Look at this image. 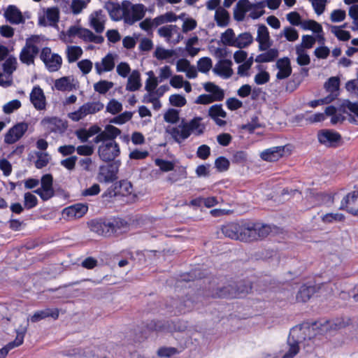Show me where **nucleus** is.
<instances>
[{
	"label": "nucleus",
	"instance_id": "f257e3e1",
	"mask_svg": "<svg viewBox=\"0 0 358 358\" xmlns=\"http://www.w3.org/2000/svg\"><path fill=\"white\" fill-rule=\"evenodd\" d=\"M107 134H102L95 136L93 142L98 144L97 154L101 160L105 162L113 161L120 155V147L115 138L120 135L121 131L118 128H109Z\"/></svg>",
	"mask_w": 358,
	"mask_h": 358
},
{
	"label": "nucleus",
	"instance_id": "f03ea898",
	"mask_svg": "<svg viewBox=\"0 0 358 358\" xmlns=\"http://www.w3.org/2000/svg\"><path fill=\"white\" fill-rule=\"evenodd\" d=\"M264 2L252 3L248 0H239L234 8V17L237 21H243L245 13H249L250 17L258 19L264 14Z\"/></svg>",
	"mask_w": 358,
	"mask_h": 358
},
{
	"label": "nucleus",
	"instance_id": "7ed1b4c3",
	"mask_svg": "<svg viewBox=\"0 0 358 358\" xmlns=\"http://www.w3.org/2000/svg\"><path fill=\"white\" fill-rule=\"evenodd\" d=\"M310 328L307 326L295 327L290 331L287 345L282 358H294L299 352V344L306 339Z\"/></svg>",
	"mask_w": 358,
	"mask_h": 358
},
{
	"label": "nucleus",
	"instance_id": "20e7f679",
	"mask_svg": "<svg viewBox=\"0 0 358 358\" xmlns=\"http://www.w3.org/2000/svg\"><path fill=\"white\" fill-rule=\"evenodd\" d=\"M41 39L39 36H32L26 40L25 45L20 54V60L22 63L28 66L34 64V59L39 52L38 45L40 44Z\"/></svg>",
	"mask_w": 358,
	"mask_h": 358
},
{
	"label": "nucleus",
	"instance_id": "39448f33",
	"mask_svg": "<svg viewBox=\"0 0 358 358\" xmlns=\"http://www.w3.org/2000/svg\"><path fill=\"white\" fill-rule=\"evenodd\" d=\"M124 22L132 25L140 21L145 15L146 8L142 3H132L129 1H123Z\"/></svg>",
	"mask_w": 358,
	"mask_h": 358
},
{
	"label": "nucleus",
	"instance_id": "423d86ee",
	"mask_svg": "<svg viewBox=\"0 0 358 358\" xmlns=\"http://www.w3.org/2000/svg\"><path fill=\"white\" fill-rule=\"evenodd\" d=\"M40 58L50 72L57 71L62 66V57L57 53L52 52L50 48L45 47L42 49Z\"/></svg>",
	"mask_w": 358,
	"mask_h": 358
},
{
	"label": "nucleus",
	"instance_id": "0eeeda50",
	"mask_svg": "<svg viewBox=\"0 0 358 358\" xmlns=\"http://www.w3.org/2000/svg\"><path fill=\"white\" fill-rule=\"evenodd\" d=\"M157 33L161 37L164 38L166 42L170 43H178L183 38L178 27L176 25L163 26L158 29Z\"/></svg>",
	"mask_w": 358,
	"mask_h": 358
},
{
	"label": "nucleus",
	"instance_id": "6e6552de",
	"mask_svg": "<svg viewBox=\"0 0 358 358\" xmlns=\"http://www.w3.org/2000/svg\"><path fill=\"white\" fill-rule=\"evenodd\" d=\"M88 210V206L84 203H76L62 210V216L68 220H74L83 217Z\"/></svg>",
	"mask_w": 358,
	"mask_h": 358
},
{
	"label": "nucleus",
	"instance_id": "1a4fd4ad",
	"mask_svg": "<svg viewBox=\"0 0 358 358\" xmlns=\"http://www.w3.org/2000/svg\"><path fill=\"white\" fill-rule=\"evenodd\" d=\"M28 124L27 122H20L11 127L6 134L4 141L8 144H13L17 142L27 131Z\"/></svg>",
	"mask_w": 358,
	"mask_h": 358
},
{
	"label": "nucleus",
	"instance_id": "9d476101",
	"mask_svg": "<svg viewBox=\"0 0 358 358\" xmlns=\"http://www.w3.org/2000/svg\"><path fill=\"white\" fill-rule=\"evenodd\" d=\"M340 209L346 210L352 215L358 217V191L347 194L341 201Z\"/></svg>",
	"mask_w": 358,
	"mask_h": 358
},
{
	"label": "nucleus",
	"instance_id": "9b49d317",
	"mask_svg": "<svg viewBox=\"0 0 358 358\" xmlns=\"http://www.w3.org/2000/svg\"><path fill=\"white\" fill-rule=\"evenodd\" d=\"M117 57L116 54L108 53L101 59L100 62L94 64V69L98 75H101L105 72L111 71L115 65V60Z\"/></svg>",
	"mask_w": 358,
	"mask_h": 358
},
{
	"label": "nucleus",
	"instance_id": "f8f14e48",
	"mask_svg": "<svg viewBox=\"0 0 358 358\" xmlns=\"http://www.w3.org/2000/svg\"><path fill=\"white\" fill-rule=\"evenodd\" d=\"M35 192L44 201L48 200L54 195L51 175L46 174L42 177L41 187L35 190Z\"/></svg>",
	"mask_w": 358,
	"mask_h": 358
},
{
	"label": "nucleus",
	"instance_id": "ddd939ff",
	"mask_svg": "<svg viewBox=\"0 0 358 358\" xmlns=\"http://www.w3.org/2000/svg\"><path fill=\"white\" fill-rule=\"evenodd\" d=\"M288 151V147L277 146L266 149L260 153V157L266 162H275L280 159Z\"/></svg>",
	"mask_w": 358,
	"mask_h": 358
},
{
	"label": "nucleus",
	"instance_id": "4468645a",
	"mask_svg": "<svg viewBox=\"0 0 358 358\" xmlns=\"http://www.w3.org/2000/svg\"><path fill=\"white\" fill-rule=\"evenodd\" d=\"M30 101L38 110H45L46 99L43 90L38 85L34 86L29 95Z\"/></svg>",
	"mask_w": 358,
	"mask_h": 358
},
{
	"label": "nucleus",
	"instance_id": "2eb2a0df",
	"mask_svg": "<svg viewBox=\"0 0 358 358\" xmlns=\"http://www.w3.org/2000/svg\"><path fill=\"white\" fill-rule=\"evenodd\" d=\"M41 125L50 132H61L66 129V124L61 119L55 117H46L41 121Z\"/></svg>",
	"mask_w": 358,
	"mask_h": 358
},
{
	"label": "nucleus",
	"instance_id": "dca6fc26",
	"mask_svg": "<svg viewBox=\"0 0 358 358\" xmlns=\"http://www.w3.org/2000/svg\"><path fill=\"white\" fill-rule=\"evenodd\" d=\"M166 131L170 134L172 138L179 143L184 141L190 136L185 122H182L176 127H169Z\"/></svg>",
	"mask_w": 358,
	"mask_h": 358
},
{
	"label": "nucleus",
	"instance_id": "f3484780",
	"mask_svg": "<svg viewBox=\"0 0 358 358\" xmlns=\"http://www.w3.org/2000/svg\"><path fill=\"white\" fill-rule=\"evenodd\" d=\"M59 315V310L58 308H45L44 310H37L31 317L27 319L25 324L28 325L29 321L35 323L49 317L56 320L58 318Z\"/></svg>",
	"mask_w": 358,
	"mask_h": 358
},
{
	"label": "nucleus",
	"instance_id": "a211bd4d",
	"mask_svg": "<svg viewBox=\"0 0 358 358\" xmlns=\"http://www.w3.org/2000/svg\"><path fill=\"white\" fill-rule=\"evenodd\" d=\"M59 12L56 7L48 8L39 17V23L43 26L55 25L59 20Z\"/></svg>",
	"mask_w": 358,
	"mask_h": 358
},
{
	"label": "nucleus",
	"instance_id": "6ab92c4d",
	"mask_svg": "<svg viewBox=\"0 0 358 358\" xmlns=\"http://www.w3.org/2000/svg\"><path fill=\"white\" fill-rule=\"evenodd\" d=\"M256 41L259 43V50L264 51L271 47V41L269 36V32L265 25H259L257 28Z\"/></svg>",
	"mask_w": 358,
	"mask_h": 358
},
{
	"label": "nucleus",
	"instance_id": "aec40b11",
	"mask_svg": "<svg viewBox=\"0 0 358 358\" xmlns=\"http://www.w3.org/2000/svg\"><path fill=\"white\" fill-rule=\"evenodd\" d=\"M319 141L327 146H332L341 139V135L333 130L323 129L317 134Z\"/></svg>",
	"mask_w": 358,
	"mask_h": 358
},
{
	"label": "nucleus",
	"instance_id": "412c9836",
	"mask_svg": "<svg viewBox=\"0 0 358 358\" xmlns=\"http://www.w3.org/2000/svg\"><path fill=\"white\" fill-rule=\"evenodd\" d=\"M3 15L6 20L13 24L24 22V18L21 11L14 5L8 6L4 11Z\"/></svg>",
	"mask_w": 358,
	"mask_h": 358
},
{
	"label": "nucleus",
	"instance_id": "4be33fe9",
	"mask_svg": "<svg viewBox=\"0 0 358 358\" xmlns=\"http://www.w3.org/2000/svg\"><path fill=\"white\" fill-rule=\"evenodd\" d=\"M239 240L242 241H250L257 239L255 232V223L241 222L239 223Z\"/></svg>",
	"mask_w": 358,
	"mask_h": 358
},
{
	"label": "nucleus",
	"instance_id": "5701e85b",
	"mask_svg": "<svg viewBox=\"0 0 358 358\" xmlns=\"http://www.w3.org/2000/svg\"><path fill=\"white\" fill-rule=\"evenodd\" d=\"M231 66L232 62L231 60L221 59L215 65L213 71L224 78H229L233 74Z\"/></svg>",
	"mask_w": 358,
	"mask_h": 358
},
{
	"label": "nucleus",
	"instance_id": "b1692460",
	"mask_svg": "<svg viewBox=\"0 0 358 358\" xmlns=\"http://www.w3.org/2000/svg\"><path fill=\"white\" fill-rule=\"evenodd\" d=\"M90 230L99 235L101 236H110L111 226L110 222H103L101 220H92L89 223Z\"/></svg>",
	"mask_w": 358,
	"mask_h": 358
},
{
	"label": "nucleus",
	"instance_id": "393cba45",
	"mask_svg": "<svg viewBox=\"0 0 358 358\" xmlns=\"http://www.w3.org/2000/svg\"><path fill=\"white\" fill-rule=\"evenodd\" d=\"M116 171L113 165L101 166L97 175V180L101 182H112L115 180Z\"/></svg>",
	"mask_w": 358,
	"mask_h": 358
},
{
	"label": "nucleus",
	"instance_id": "a878e982",
	"mask_svg": "<svg viewBox=\"0 0 358 358\" xmlns=\"http://www.w3.org/2000/svg\"><path fill=\"white\" fill-rule=\"evenodd\" d=\"M177 72L185 73L187 78L193 79L197 76V71L194 66L186 59H180L176 62Z\"/></svg>",
	"mask_w": 358,
	"mask_h": 358
},
{
	"label": "nucleus",
	"instance_id": "bb28decb",
	"mask_svg": "<svg viewBox=\"0 0 358 358\" xmlns=\"http://www.w3.org/2000/svg\"><path fill=\"white\" fill-rule=\"evenodd\" d=\"M275 66L278 69L276 74V78L278 80L285 79L292 73L290 61L287 57L279 59L276 62Z\"/></svg>",
	"mask_w": 358,
	"mask_h": 358
},
{
	"label": "nucleus",
	"instance_id": "cd10ccee",
	"mask_svg": "<svg viewBox=\"0 0 358 358\" xmlns=\"http://www.w3.org/2000/svg\"><path fill=\"white\" fill-rule=\"evenodd\" d=\"M106 21V15L101 10L95 11L90 16V26L97 33H102L103 31Z\"/></svg>",
	"mask_w": 358,
	"mask_h": 358
},
{
	"label": "nucleus",
	"instance_id": "c85d7f7f",
	"mask_svg": "<svg viewBox=\"0 0 358 358\" xmlns=\"http://www.w3.org/2000/svg\"><path fill=\"white\" fill-rule=\"evenodd\" d=\"M127 77L128 78L125 87L127 91L136 92L141 87V76L138 71H132Z\"/></svg>",
	"mask_w": 358,
	"mask_h": 358
},
{
	"label": "nucleus",
	"instance_id": "c756f323",
	"mask_svg": "<svg viewBox=\"0 0 358 358\" xmlns=\"http://www.w3.org/2000/svg\"><path fill=\"white\" fill-rule=\"evenodd\" d=\"M209 116L215 120L216 124L219 126H223L226 122L221 118L226 117V112L223 110L222 105L215 104L210 107L208 110Z\"/></svg>",
	"mask_w": 358,
	"mask_h": 358
},
{
	"label": "nucleus",
	"instance_id": "7c9ffc66",
	"mask_svg": "<svg viewBox=\"0 0 358 358\" xmlns=\"http://www.w3.org/2000/svg\"><path fill=\"white\" fill-rule=\"evenodd\" d=\"M317 292V287L314 285H303L296 294L298 302H306Z\"/></svg>",
	"mask_w": 358,
	"mask_h": 358
},
{
	"label": "nucleus",
	"instance_id": "2f4dec72",
	"mask_svg": "<svg viewBox=\"0 0 358 358\" xmlns=\"http://www.w3.org/2000/svg\"><path fill=\"white\" fill-rule=\"evenodd\" d=\"M248 287L245 289L241 291L236 289L233 285H228L219 289V291L216 293V296L218 297H237L241 293L248 292Z\"/></svg>",
	"mask_w": 358,
	"mask_h": 358
},
{
	"label": "nucleus",
	"instance_id": "473e14b6",
	"mask_svg": "<svg viewBox=\"0 0 358 358\" xmlns=\"http://www.w3.org/2000/svg\"><path fill=\"white\" fill-rule=\"evenodd\" d=\"M239 223L231 222L224 225L221 230L222 234L231 239L239 240Z\"/></svg>",
	"mask_w": 358,
	"mask_h": 358
},
{
	"label": "nucleus",
	"instance_id": "72a5a7b5",
	"mask_svg": "<svg viewBox=\"0 0 358 358\" xmlns=\"http://www.w3.org/2000/svg\"><path fill=\"white\" fill-rule=\"evenodd\" d=\"M74 79L71 77H62L55 82V87L59 91H71L76 88Z\"/></svg>",
	"mask_w": 358,
	"mask_h": 358
},
{
	"label": "nucleus",
	"instance_id": "f704fd0d",
	"mask_svg": "<svg viewBox=\"0 0 358 358\" xmlns=\"http://www.w3.org/2000/svg\"><path fill=\"white\" fill-rule=\"evenodd\" d=\"M27 330V324L20 325V327L16 329L17 335L15 341L9 343L5 346L6 348H8V352L14 348L18 347L22 344Z\"/></svg>",
	"mask_w": 358,
	"mask_h": 358
},
{
	"label": "nucleus",
	"instance_id": "c9c22d12",
	"mask_svg": "<svg viewBox=\"0 0 358 358\" xmlns=\"http://www.w3.org/2000/svg\"><path fill=\"white\" fill-rule=\"evenodd\" d=\"M204 90L209 92L214 100L217 101H222L224 99V91L217 85L213 83H206L203 85Z\"/></svg>",
	"mask_w": 358,
	"mask_h": 358
},
{
	"label": "nucleus",
	"instance_id": "e433bc0d",
	"mask_svg": "<svg viewBox=\"0 0 358 358\" xmlns=\"http://www.w3.org/2000/svg\"><path fill=\"white\" fill-rule=\"evenodd\" d=\"M188 127L189 134L194 133L196 135L203 134L205 129V125L202 123L201 117H194L188 122H185Z\"/></svg>",
	"mask_w": 358,
	"mask_h": 358
},
{
	"label": "nucleus",
	"instance_id": "4c0bfd02",
	"mask_svg": "<svg viewBox=\"0 0 358 358\" xmlns=\"http://www.w3.org/2000/svg\"><path fill=\"white\" fill-rule=\"evenodd\" d=\"M214 17L219 27H227L229 23V13L224 8H217L215 10Z\"/></svg>",
	"mask_w": 358,
	"mask_h": 358
},
{
	"label": "nucleus",
	"instance_id": "58836bf2",
	"mask_svg": "<svg viewBox=\"0 0 358 358\" xmlns=\"http://www.w3.org/2000/svg\"><path fill=\"white\" fill-rule=\"evenodd\" d=\"M108 10L110 17L115 21L122 20L124 21L123 1L120 5L110 3L108 6Z\"/></svg>",
	"mask_w": 358,
	"mask_h": 358
},
{
	"label": "nucleus",
	"instance_id": "ea45409f",
	"mask_svg": "<svg viewBox=\"0 0 358 358\" xmlns=\"http://www.w3.org/2000/svg\"><path fill=\"white\" fill-rule=\"evenodd\" d=\"M111 226V234H122L129 231V224L122 219H116L113 222H110Z\"/></svg>",
	"mask_w": 358,
	"mask_h": 358
},
{
	"label": "nucleus",
	"instance_id": "a19ab883",
	"mask_svg": "<svg viewBox=\"0 0 358 358\" xmlns=\"http://www.w3.org/2000/svg\"><path fill=\"white\" fill-rule=\"evenodd\" d=\"M253 42L252 36L248 32H244L236 36L234 47L240 49L249 46Z\"/></svg>",
	"mask_w": 358,
	"mask_h": 358
},
{
	"label": "nucleus",
	"instance_id": "79ce46f5",
	"mask_svg": "<svg viewBox=\"0 0 358 358\" xmlns=\"http://www.w3.org/2000/svg\"><path fill=\"white\" fill-rule=\"evenodd\" d=\"M266 52L258 55L255 57V62L257 63H264L273 61L278 56V51L274 48H268Z\"/></svg>",
	"mask_w": 358,
	"mask_h": 358
},
{
	"label": "nucleus",
	"instance_id": "37998d69",
	"mask_svg": "<svg viewBox=\"0 0 358 358\" xmlns=\"http://www.w3.org/2000/svg\"><path fill=\"white\" fill-rule=\"evenodd\" d=\"M348 324V321L343 319H336L334 321H327L322 324V331H330L331 330H336L343 328Z\"/></svg>",
	"mask_w": 358,
	"mask_h": 358
},
{
	"label": "nucleus",
	"instance_id": "c03bdc74",
	"mask_svg": "<svg viewBox=\"0 0 358 358\" xmlns=\"http://www.w3.org/2000/svg\"><path fill=\"white\" fill-rule=\"evenodd\" d=\"M175 55L173 50L165 49L162 47H157L154 52V57L159 60H166L167 62L173 63L171 59Z\"/></svg>",
	"mask_w": 358,
	"mask_h": 358
},
{
	"label": "nucleus",
	"instance_id": "a18cd8bd",
	"mask_svg": "<svg viewBox=\"0 0 358 358\" xmlns=\"http://www.w3.org/2000/svg\"><path fill=\"white\" fill-rule=\"evenodd\" d=\"M66 57L69 63L77 61L83 55V50L76 45H69L66 50Z\"/></svg>",
	"mask_w": 358,
	"mask_h": 358
},
{
	"label": "nucleus",
	"instance_id": "49530a36",
	"mask_svg": "<svg viewBox=\"0 0 358 358\" xmlns=\"http://www.w3.org/2000/svg\"><path fill=\"white\" fill-rule=\"evenodd\" d=\"M88 115H91V113H90L89 108L86 103H85L81 106L77 110L70 113L68 116L73 121L78 122Z\"/></svg>",
	"mask_w": 358,
	"mask_h": 358
},
{
	"label": "nucleus",
	"instance_id": "de8ad7c7",
	"mask_svg": "<svg viewBox=\"0 0 358 358\" xmlns=\"http://www.w3.org/2000/svg\"><path fill=\"white\" fill-rule=\"evenodd\" d=\"M296 62L300 66L308 65L310 62V57L307 51L302 49L301 46H296Z\"/></svg>",
	"mask_w": 358,
	"mask_h": 358
},
{
	"label": "nucleus",
	"instance_id": "09e8293b",
	"mask_svg": "<svg viewBox=\"0 0 358 358\" xmlns=\"http://www.w3.org/2000/svg\"><path fill=\"white\" fill-rule=\"evenodd\" d=\"M148 76L145 82V91H152L155 90L158 84L160 83L157 76H155L154 71H149L146 73Z\"/></svg>",
	"mask_w": 358,
	"mask_h": 358
},
{
	"label": "nucleus",
	"instance_id": "8fccbe9b",
	"mask_svg": "<svg viewBox=\"0 0 358 358\" xmlns=\"http://www.w3.org/2000/svg\"><path fill=\"white\" fill-rule=\"evenodd\" d=\"M236 39V35L234 30L231 28L227 29L221 34L220 41L224 45L234 47Z\"/></svg>",
	"mask_w": 358,
	"mask_h": 358
},
{
	"label": "nucleus",
	"instance_id": "3c124183",
	"mask_svg": "<svg viewBox=\"0 0 358 358\" xmlns=\"http://www.w3.org/2000/svg\"><path fill=\"white\" fill-rule=\"evenodd\" d=\"M178 20L177 15L173 12H166V13L155 17V24L158 26L167 22H173Z\"/></svg>",
	"mask_w": 358,
	"mask_h": 358
},
{
	"label": "nucleus",
	"instance_id": "603ef678",
	"mask_svg": "<svg viewBox=\"0 0 358 358\" xmlns=\"http://www.w3.org/2000/svg\"><path fill=\"white\" fill-rule=\"evenodd\" d=\"M80 38L86 41L94 42L96 43H101L103 41V38L100 36H96L89 29H83L80 31Z\"/></svg>",
	"mask_w": 358,
	"mask_h": 358
},
{
	"label": "nucleus",
	"instance_id": "864d4df0",
	"mask_svg": "<svg viewBox=\"0 0 358 358\" xmlns=\"http://www.w3.org/2000/svg\"><path fill=\"white\" fill-rule=\"evenodd\" d=\"M113 82L103 80L94 84V90L99 94H104L113 88Z\"/></svg>",
	"mask_w": 358,
	"mask_h": 358
},
{
	"label": "nucleus",
	"instance_id": "5fc2aeb1",
	"mask_svg": "<svg viewBox=\"0 0 358 358\" xmlns=\"http://www.w3.org/2000/svg\"><path fill=\"white\" fill-rule=\"evenodd\" d=\"M343 27H345V26L343 25ZM331 31L338 40L342 41H347L351 37L350 32L342 29V27L331 26Z\"/></svg>",
	"mask_w": 358,
	"mask_h": 358
},
{
	"label": "nucleus",
	"instance_id": "6e6d98bb",
	"mask_svg": "<svg viewBox=\"0 0 358 358\" xmlns=\"http://www.w3.org/2000/svg\"><path fill=\"white\" fill-rule=\"evenodd\" d=\"M17 65V59L14 57H8L1 66L4 71L11 76V74L15 71Z\"/></svg>",
	"mask_w": 358,
	"mask_h": 358
},
{
	"label": "nucleus",
	"instance_id": "4d7b16f0",
	"mask_svg": "<svg viewBox=\"0 0 358 358\" xmlns=\"http://www.w3.org/2000/svg\"><path fill=\"white\" fill-rule=\"evenodd\" d=\"M173 76V71L169 66L165 65L158 69V76L157 77L160 83L164 80L171 79Z\"/></svg>",
	"mask_w": 358,
	"mask_h": 358
},
{
	"label": "nucleus",
	"instance_id": "13d9d810",
	"mask_svg": "<svg viewBox=\"0 0 358 358\" xmlns=\"http://www.w3.org/2000/svg\"><path fill=\"white\" fill-rule=\"evenodd\" d=\"M197 66L200 72L207 73L213 66L212 60L209 57H202L198 61Z\"/></svg>",
	"mask_w": 358,
	"mask_h": 358
},
{
	"label": "nucleus",
	"instance_id": "bf43d9fd",
	"mask_svg": "<svg viewBox=\"0 0 358 358\" xmlns=\"http://www.w3.org/2000/svg\"><path fill=\"white\" fill-rule=\"evenodd\" d=\"M340 80L338 77H331L325 83V89L331 94L337 92L339 88Z\"/></svg>",
	"mask_w": 358,
	"mask_h": 358
},
{
	"label": "nucleus",
	"instance_id": "052dcab7",
	"mask_svg": "<svg viewBox=\"0 0 358 358\" xmlns=\"http://www.w3.org/2000/svg\"><path fill=\"white\" fill-rule=\"evenodd\" d=\"M122 104L116 99H111L106 106V111L115 115L122 111Z\"/></svg>",
	"mask_w": 358,
	"mask_h": 358
},
{
	"label": "nucleus",
	"instance_id": "680f3d73",
	"mask_svg": "<svg viewBox=\"0 0 358 358\" xmlns=\"http://www.w3.org/2000/svg\"><path fill=\"white\" fill-rule=\"evenodd\" d=\"M169 100L171 105L176 107H182L187 103L185 97L179 94H171Z\"/></svg>",
	"mask_w": 358,
	"mask_h": 358
},
{
	"label": "nucleus",
	"instance_id": "e2e57ef3",
	"mask_svg": "<svg viewBox=\"0 0 358 358\" xmlns=\"http://www.w3.org/2000/svg\"><path fill=\"white\" fill-rule=\"evenodd\" d=\"M90 0H72L71 8L73 14H79L85 8Z\"/></svg>",
	"mask_w": 358,
	"mask_h": 358
},
{
	"label": "nucleus",
	"instance_id": "0e129e2a",
	"mask_svg": "<svg viewBox=\"0 0 358 358\" xmlns=\"http://www.w3.org/2000/svg\"><path fill=\"white\" fill-rule=\"evenodd\" d=\"M132 117V113L129 111H125L120 115L113 117L110 120V123H113L116 124H123L125 122L130 120Z\"/></svg>",
	"mask_w": 358,
	"mask_h": 358
},
{
	"label": "nucleus",
	"instance_id": "69168bd1",
	"mask_svg": "<svg viewBox=\"0 0 358 358\" xmlns=\"http://www.w3.org/2000/svg\"><path fill=\"white\" fill-rule=\"evenodd\" d=\"M282 33L288 41L294 42L299 38V33L293 27H286L283 29Z\"/></svg>",
	"mask_w": 358,
	"mask_h": 358
},
{
	"label": "nucleus",
	"instance_id": "338daca9",
	"mask_svg": "<svg viewBox=\"0 0 358 358\" xmlns=\"http://www.w3.org/2000/svg\"><path fill=\"white\" fill-rule=\"evenodd\" d=\"M270 231L271 228L268 225L255 223V232H256L257 239L267 236Z\"/></svg>",
	"mask_w": 358,
	"mask_h": 358
},
{
	"label": "nucleus",
	"instance_id": "774afa93",
	"mask_svg": "<svg viewBox=\"0 0 358 358\" xmlns=\"http://www.w3.org/2000/svg\"><path fill=\"white\" fill-rule=\"evenodd\" d=\"M164 119L166 122L175 124L179 120V112L176 109L170 108L164 113Z\"/></svg>",
	"mask_w": 358,
	"mask_h": 358
}]
</instances>
